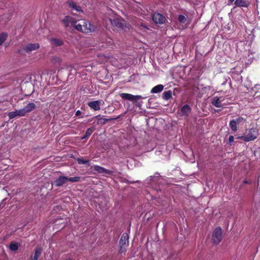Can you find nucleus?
I'll use <instances>...</instances> for the list:
<instances>
[{
  "label": "nucleus",
  "mask_w": 260,
  "mask_h": 260,
  "mask_svg": "<svg viewBox=\"0 0 260 260\" xmlns=\"http://www.w3.org/2000/svg\"><path fill=\"white\" fill-rule=\"evenodd\" d=\"M61 22L64 24V27H68L71 25L78 31L85 34L94 32L96 29V26L90 22L82 19L79 21V23H77L78 21L70 16H65L61 20Z\"/></svg>",
  "instance_id": "obj_1"
},
{
  "label": "nucleus",
  "mask_w": 260,
  "mask_h": 260,
  "mask_svg": "<svg viewBox=\"0 0 260 260\" xmlns=\"http://www.w3.org/2000/svg\"><path fill=\"white\" fill-rule=\"evenodd\" d=\"M258 136V130L256 127L250 128L247 130L245 135L239 136L238 139L248 142L255 140Z\"/></svg>",
  "instance_id": "obj_2"
},
{
  "label": "nucleus",
  "mask_w": 260,
  "mask_h": 260,
  "mask_svg": "<svg viewBox=\"0 0 260 260\" xmlns=\"http://www.w3.org/2000/svg\"><path fill=\"white\" fill-rule=\"evenodd\" d=\"M80 180V177L76 176L74 177H68L63 176H60L54 181V184L55 186L59 187L65 184L67 181L76 182L79 181Z\"/></svg>",
  "instance_id": "obj_3"
},
{
  "label": "nucleus",
  "mask_w": 260,
  "mask_h": 260,
  "mask_svg": "<svg viewBox=\"0 0 260 260\" xmlns=\"http://www.w3.org/2000/svg\"><path fill=\"white\" fill-rule=\"evenodd\" d=\"M222 231L220 226H217L215 228L212 235V242L213 244L217 245L222 240Z\"/></svg>",
  "instance_id": "obj_4"
},
{
  "label": "nucleus",
  "mask_w": 260,
  "mask_h": 260,
  "mask_svg": "<svg viewBox=\"0 0 260 260\" xmlns=\"http://www.w3.org/2000/svg\"><path fill=\"white\" fill-rule=\"evenodd\" d=\"M66 4L71 11H76L78 13H83L82 9L80 6V3L75 0L68 1Z\"/></svg>",
  "instance_id": "obj_5"
},
{
  "label": "nucleus",
  "mask_w": 260,
  "mask_h": 260,
  "mask_svg": "<svg viewBox=\"0 0 260 260\" xmlns=\"http://www.w3.org/2000/svg\"><path fill=\"white\" fill-rule=\"evenodd\" d=\"M119 95L122 99L128 100L133 102H136L140 99L145 98L140 95H135L127 93H120Z\"/></svg>",
  "instance_id": "obj_6"
},
{
  "label": "nucleus",
  "mask_w": 260,
  "mask_h": 260,
  "mask_svg": "<svg viewBox=\"0 0 260 260\" xmlns=\"http://www.w3.org/2000/svg\"><path fill=\"white\" fill-rule=\"evenodd\" d=\"M109 20L115 30L120 31L123 29L124 25L123 23V19L114 18L113 19H110Z\"/></svg>",
  "instance_id": "obj_7"
},
{
  "label": "nucleus",
  "mask_w": 260,
  "mask_h": 260,
  "mask_svg": "<svg viewBox=\"0 0 260 260\" xmlns=\"http://www.w3.org/2000/svg\"><path fill=\"white\" fill-rule=\"evenodd\" d=\"M128 235L126 233H123L121 236L119 241V244L120 246L119 250V253H121L125 251V246L126 245V244H128Z\"/></svg>",
  "instance_id": "obj_8"
},
{
  "label": "nucleus",
  "mask_w": 260,
  "mask_h": 260,
  "mask_svg": "<svg viewBox=\"0 0 260 260\" xmlns=\"http://www.w3.org/2000/svg\"><path fill=\"white\" fill-rule=\"evenodd\" d=\"M152 18L153 22L156 24H162L166 20L165 17L159 13H154Z\"/></svg>",
  "instance_id": "obj_9"
},
{
  "label": "nucleus",
  "mask_w": 260,
  "mask_h": 260,
  "mask_svg": "<svg viewBox=\"0 0 260 260\" xmlns=\"http://www.w3.org/2000/svg\"><path fill=\"white\" fill-rule=\"evenodd\" d=\"M191 111V109L189 105L186 104L184 105L180 109L179 115L180 116L188 117Z\"/></svg>",
  "instance_id": "obj_10"
},
{
  "label": "nucleus",
  "mask_w": 260,
  "mask_h": 260,
  "mask_svg": "<svg viewBox=\"0 0 260 260\" xmlns=\"http://www.w3.org/2000/svg\"><path fill=\"white\" fill-rule=\"evenodd\" d=\"M94 171L101 174H107L108 175H111L113 174L114 171L107 170L104 167H101L100 166L95 165L93 167Z\"/></svg>",
  "instance_id": "obj_11"
},
{
  "label": "nucleus",
  "mask_w": 260,
  "mask_h": 260,
  "mask_svg": "<svg viewBox=\"0 0 260 260\" xmlns=\"http://www.w3.org/2000/svg\"><path fill=\"white\" fill-rule=\"evenodd\" d=\"M40 47L39 44L38 43H30L28 44L26 46H25L23 49L26 52H29L32 51L36 50L38 49Z\"/></svg>",
  "instance_id": "obj_12"
},
{
  "label": "nucleus",
  "mask_w": 260,
  "mask_h": 260,
  "mask_svg": "<svg viewBox=\"0 0 260 260\" xmlns=\"http://www.w3.org/2000/svg\"><path fill=\"white\" fill-rule=\"evenodd\" d=\"M95 118L98 119V124H100L102 125H104L106 124L107 122L112 121L113 120H116L120 118V116H118L115 118H106L103 117H100V115H98L95 116Z\"/></svg>",
  "instance_id": "obj_13"
},
{
  "label": "nucleus",
  "mask_w": 260,
  "mask_h": 260,
  "mask_svg": "<svg viewBox=\"0 0 260 260\" xmlns=\"http://www.w3.org/2000/svg\"><path fill=\"white\" fill-rule=\"evenodd\" d=\"M101 102L99 100L93 101L88 103V106L92 109L98 111L100 109Z\"/></svg>",
  "instance_id": "obj_14"
},
{
  "label": "nucleus",
  "mask_w": 260,
  "mask_h": 260,
  "mask_svg": "<svg viewBox=\"0 0 260 260\" xmlns=\"http://www.w3.org/2000/svg\"><path fill=\"white\" fill-rule=\"evenodd\" d=\"M235 5L237 7L247 8L250 5V2L248 0H236Z\"/></svg>",
  "instance_id": "obj_15"
},
{
  "label": "nucleus",
  "mask_w": 260,
  "mask_h": 260,
  "mask_svg": "<svg viewBox=\"0 0 260 260\" xmlns=\"http://www.w3.org/2000/svg\"><path fill=\"white\" fill-rule=\"evenodd\" d=\"M36 108V105L33 103H29L24 108V111L26 114L31 112Z\"/></svg>",
  "instance_id": "obj_16"
},
{
  "label": "nucleus",
  "mask_w": 260,
  "mask_h": 260,
  "mask_svg": "<svg viewBox=\"0 0 260 260\" xmlns=\"http://www.w3.org/2000/svg\"><path fill=\"white\" fill-rule=\"evenodd\" d=\"M212 104L217 108H222L223 107V105L221 104V101H220L219 98L218 96L214 97L211 101Z\"/></svg>",
  "instance_id": "obj_17"
},
{
  "label": "nucleus",
  "mask_w": 260,
  "mask_h": 260,
  "mask_svg": "<svg viewBox=\"0 0 260 260\" xmlns=\"http://www.w3.org/2000/svg\"><path fill=\"white\" fill-rule=\"evenodd\" d=\"M20 246V244L12 241L10 243L9 249L12 251H16L18 249Z\"/></svg>",
  "instance_id": "obj_18"
},
{
  "label": "nucleus",
  "mask_w": 260,
  "mask_h": 260,
  "mask_svg": "<svg viewBox=\"0 0 260 260\" xmlns=\"http://www.w3.org/2000/svg\"><path fill=\"white\" fill-rule=\"evenodd\" d=\"M94 130H95V127L94 126H92L90 128H88L86 130L85 135L83 137H81V139L83 140V139L88 138L91 136L92 133L94 131Z\"/></svg>",
  "instance_id": "obj_19"
},
{
  "label": "nucleus",
  "mask_w": 260,
  "mask_h": 260,
  "mask_svg": "<svg viewBox=\"0 0 260 260\" xmlns=\"http://www.w3.org/2000/svg\"><path fill=\"white\" fill-rule=\"evenodd\" d=\"M50 42L53 46L58 47L63 45V41L59 39L52 38L51 39Z\"/></svg>",
  "instance_id": "obj_20"
},
{
  "label": "nucleus",
  "mask_w": 260,
  "mask_h": 260,
  "mask_svg": "<svg viewBox=\"0 0 260 260\" xmlns=\"http://www.w3.org/2000/svg\"><path fill=\"white\" fill-rule=\"evenodd\" d=\"M164 87V86L161 84L157 85L152 88L151 92L153 93L160 92L163 90Z\"/></svg>",
  "instance_id": "obj_21"
},
{
  "label": "nucleus",
  "mask_w": 260,
  "mask_h": 260,
  "mask_svg": "<svg viewBox=\"0 0 260 260\" xmlns=\"http://www.w3.org/2000/svg\"><path fill=\"white\" fill-rule=\"evenodd\" d=\"M42 252V249L40 247H38L36 249L35 253L31 260H38V258L40 256Z\"/></svg>",
  "instance_id": "obj_22"
},
{
  "label": "nucleus",
  "mask_w": 260,
  "mask_h": 260,
  "mask_svg": "<svg viewBox=\"0 0 260 260\" xmlns=\"http://www.w3.org/2000/svg\"><path fill=\"white\" fill-rule=\"evenodd\" d=\"M237 123L235 121L234 119H232L230 121L229 126L232 129V131L236 132L238 130Z\"/></svg>",
  "instance_id": "obj_23"
},
{
  "label": "nucleus",
  "mask_w": 260,
  "mask_h": 260,
  "mask_svg": "<svg viewBox=\"0 0 260 260\" xmlns=\"http://www.w3.org/2000/svg\"><path fill=\"white\" fill-rule=\"evenodd\" d=\"M51 62L54 65H59L62 62V59L59 57L54 56L51 59Z\"/></svg>",
  "instance_id": "obj_24"
},
{
  "label": "nucleus",
  "mask_w": 260,
  "mask_h": 260,
  "mask_svg": "<svg viewBox=\"0 0 260 260\" xmlns=\"http://www.w3.org/2000/svg\"><path fill=\"white\" fill-rule=\"evenodd\" d=\"M238 125L243 124L246 122V119L242 116H239L236 119H234Z\"/></svg>",
  "instance_id": "obj_25"
},
{
  "label": "nucleus",
  "mask_w": 260,
  "mask_h": 260,
  "mask_svg": "<svg viewBox=\"0 0 260 260\" xmlns=\"http://www.w3.org/2000/svg\"><path fill=\"white\" fill-rule=\"evenodd\" d=\"M162 94V99L165 100H168L172 97V92L171 90H168L165 91Z\"/></svg>",
  "instance_id": "obj_26"
},
{
  "label": "nucleus",
  "mask_w": 260,
  "mask_h": 260,
  "mask_svg": "<svg viewBox=\"0 0 260 260\" xmlns=\"http://www.w3.org/2000/svg\"><path fill=\"white\" fill-rule=\"evenodd\" d=\"M8 37V34L6 32H2L0 34V45H2Z\"/></svg>",
  "instance_id": "obj_27"
},
{
  "label": "nucleus",
  "mask_w": 260,
  "mask_h": 260,
  "mask_svg": "<svg viewBox=\"0 0 260 260\" xmlns=\"http://www.w3.org/2000/svg\"><path fill=\"white\" fill-rule=\"evenodd\" d=\"M76 160L78 162V164L81 165V164H85L89 165V160H84L83 159L81 158L78 157L76 159Z\"/></svg>",
  "instance_id": "obj_28"
},
{
  "label": "nucleus",
  "mask_w": 260,
  "mask_h": 260,
  "mask_svg": "<svg viewBox=\"0 0 260 260\" xmlns=\"http://www.w3.org/2000/svg\"><path fill=\"white\" fill-rule=\"evenodd\" d=\"M8 116L9 119H12L18 116L17 110L8 113Z\"/></svg>",
  "instance_id": "obj_29"
},
{
  "label": "nucleus",
  "mask_w": 260,
  "mask_h": 260,
  "mask_svg": "<svg viewBox=\"0 0 260 260\" xmlns=\"http://www.w3.org/2000/svg\"><path fill=\"white\" fill-rule=\"evenodd\" d=\"M138 27L141 29L142 30L145 31L146 29H148V27L145 23H143L142 22L140 24H138Z\"/></svg>",
  "instance_id": "obj_30"
},
{
  "label": "nucleus",
  "mask_w": 260,
  "mask_h": 260,
  "mask_svg": "<svg viewBox=\"0 0 260 260\" xmlns=\"http://www.w3.org/2000/svg\"><path fill=\"white\" fill-rule=\"evenodd\" d=\"M178 21L181 23H184L186 21V18L183 15H179L178 16Z\"/></svg>",
  "instance_id": "obj_31"
},
{
  "label": "nucleus",
  "mask_w": 260,
  "mask_h": 260,
  "mask_svg": "<svg viewBox=\"0 0 260 260\" xmlns=\"http://www.w3.org/2000/svg\"><path fill=\"white\" fill-rule=\"evenodd\" d=\"M18 116L23 117L25 116L26 114L25 113L23 108L17 110Z\"/></svg>",
  "instance_id": "obj_32"
},
{
  "label": "nucleus",
  "mask_w": 260,
  "mask_h": 260,
  "mask_svg": "<svg viewBox=\"0 0 260 260\" xmlns=\"http://www.w3.org/2000/svg\"><path fill=\"white\" fill-rule=\"evenodd\" d=\"M234 136H230L229 138V142H228V144H230V145H231L232 143L234 142Z\"/></svg>",
  "instance_id": "obj_33"
},
{
  "label": "nucleus",
  "mask_w": 260,
  "mask_h": 260,
  "mask_svg": "<svg viewBox=\"0 0 260 260\" xmlns=\"http://www.w3.org/2000/svg\"><path fill=\"white\" fill-rule=\"evenodd\" d=\"M81 114H82L81 111H80V110H77L75 113V115L76 116H79L81 115Z\"/></svg>",
  "instance_id": "obj_34"
},
{
  "label": "nucleus",
  "mask_w": 260,
  "mask_h": 260,
  "mask_svg": "<svg viewBox=\"0 0 260 260\" xmlns=\"http://www.w3.org/2000/svg\"><path fill=\"white\" fill-rule=\"evenodd\" d=\"M243 184H251V181L245 180L243 181Z\"/></svg>",
  "instance_id": "obj_35"
},
{
  "label": "nucleus",
  "mask_w": 260,
  "mask_h": 260,
  "mask_svg": "<svg viewBox=\"0 0 260 260\" xmlns=\"http://www.w3.org/2000/svg\"><path fill=\"white\" fill-rule=\"evenodd\" d=\"M136 106H138V107H140L141 106V104L139 103L137 104H136Z\"/></svg>",
  "instance_id": "obj_36"
},
{
  "label": "nucleus",
  "mask_w": 260,
  "mask_h": 260,
  "mask_svg": "<svg viewBox=\"0 0 260 260\" xmlns=\"http://www.w3.org/2000/svg\"><path fill=\"white\" fill-rule=\"evenodd\" d=\"M66 260H72V259L71 258H67Z\"/></svg>",
  "instance_id": "obj_37"
}]
</instances>
